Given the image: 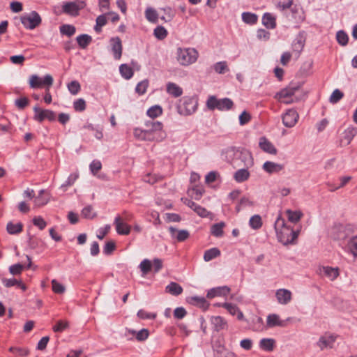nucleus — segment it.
<instances>
[{
    "label": "nucleus",
    "instance_id": "obj_1",
    "mask_svg": "<svg viewBox=\"0 0 357 357\" xmlns=\"http://www.w3.org/2000/svg\"><path fill=\"white\" fill-rule=\"evenodd\" d=\"M354 233V227L350 224L337 223L328 230V236L333 241L339 242L340 245L344 244Z\"/></svg>",
    "mask_w": 357,
    "mask_h": 357
},
{
    "label": "nucleus",
    "instance_id": "obj_2",
    "mask_svg": "<svg viewBox=\"0 0 357 357\" xmlns=\"http://www.w3.org/2000/svg\"><path fill=\"white\" fill-rule=\"evenodd\" d=\"M275 229L279 241L284 245L293 243L298 236V231L286 226L285 220L280 217L275 222Z\"/></svg>",
    "mask_w": 357,
    "mask_h": 357
},
{
    "label": "nucleus",
    "instance_id": "obj_3",
    "mask_svg": "<svg viewBox=\"0 0 357 357\" xmlns=\"http://www.w3.org/2000/svg\"><path fill=\"white\" fill-rule=\"evenodd\" d=\"M146 132L151 138V141L160 142L163 140L167 135L163 130V125L160 121H147L145 123Z\"/></svg>",
    "mask_w": 357,
    "mask_h": 357
},
{
    "label": "nucleus",
    "instance_id": "obj_4",
    "mask_svg": "<svg viewBox=\"0 0 357 357\" xmlns=\"http://www.w3.org/2000/svg\"><path fill=\"white\" fill-rule=\"evenodd\" d=\"M198 107V100L195 97L184 96L179 100L177 111L181 115L189 116L195 113Z\"/></svg>",
    "mask_w": 357,
    "mask_h": 357
},
{
    "label": "nucleus",
    "instance_id": "obj_5",
    "mask_svg": "<svg viewBox=\"0 0 357 357\" xmlns=\"http://www.w3.org/2000/svg\"><path fill=\"white\" fill-rule=\"evenodd\" d=\"M198 52L194 48H178L176 60L182 66H189L195 63L198 58Z\"/></svg>",
    "mask_w": 357,
    "mask_h": 357
},
{
    "label": "nucleus",
    "instance_id": "obj_6",
    "mask_svg": "<svg viewBox=\"0 0 357 357\" xmlns=\"http://www.w3.org/2000/svg\"><path fill=\"white\" fill-rule=\"evenodd\" d=\"M233 106V101L228 98L218 99L215 96H210L206 101L207 108L212 111L215 109L220 111L229 110Z\"/></svg>",
    "mask_w": 357,
    "mask_h": 357
},
{
    "label": "nucleus",
    "instance_id": "obj_7",
    "mask_svg": "<svg viewBox=\"0 0 357 357\" xmlns=\"http://www.w3.org/2000/svg\"><path fill=\"white\" fill-rule=\"evenodd\" d=\"M301 86V85L298 83L290 84L287 87L277 93L275 98L285 104L292 103L294 101L292 97L300 89Z\"/></svg>",
    "mask_w": 357,
    "mask_h": 357
},
{
    "label": "nucleus",
    "instance_id": "obj_8",
    "mask_svg": "<svg viewBox=\"0 0 357 357\" xmlns=\"http://www.w3.org/2000/svg\"><path fill=\"white\" fill-rule=\"evenodd\" d=\"M22 24L28 29H33L41 23V17L36 11L23 15L20 18Z\"/></svg>",
    "mask_w": 357,
    "mask_h": 357
},
{
    "label": "nucleus",
    "instance_id": "obj_9",
    "mask_svg": "<svg viewBox=\"0 0 357 357\" xmlns=\"http://www.w3.org/2000/svg\"><path fill=\"white\" fill-rule=\"evenodd\" d=\"M29 86L32 89H38L43 86V85L46 86L50 88L53 84V78L50 75H46L44 78L42 79L36 75H32L29 77Z\"/></svg>",
    "mask_w": 357,
    "mask_h": 357
},
{
    "label": "nucleus",
    "instance_id": "obj_10",
    "mask_svg": "<svg viewBox=\"0 0 357 357\" xmlns=\"http://www.w3.org/2000/svg\"><path fill=\"white\" fill-rule=\"evenodd\" d=\"M85 6L84 1H79L75 2H66L62 6V10L64 13L71 15L77 16L79 10Z\"/></svg>",
    "mask_w": 357,
    "mask_h": 357
},
{
    "label": "nucleus",
    "instance_id": "obj_11",
    "mask_svg": "<svg viewBox=\"0 0 357 357\" xmlns=\"http://www.w3.org/2000/svg\"><path fill=\"white\" fill-rule=\"evenodd\" d=\"M33 111L35 112L33 119L38 122H42L45 119H48L50 121H54L56 119V114L52 110L42 109L39 107L35 106Z\"/></svg>",
    "mask_w": 357,
    "mask_h": 357
},
{
    "label": "nucleus",
    "instance_id": "obj_12",
    "mask_svg": "<svg viewBox=\"0 0 357 357\" xmlns=\"http://www.w3.org/2000/svg\"><path fill=\"white\" fill-rule=\"evenodd\" d=\"M337 337L331 334L321 335L317 342V347L321 351L333 348Z\"/></svg>",
    "mask_w": 357,
    "mask_h": 357
},
{
    "label": "nucleus",
    "instance_id": "obj_13",
    "mask_svg": "<svg viewBox=\"0 0 357 357\" xmlns=\"http://www.w3.org/2000/svg\"><path fill=\"white\" fill-rule=\"evenodd\" d=\"M299 118L298 112L293 109H288L282 116V123L287 128H292L297 123Z\"/></svg>",
    "mask_w": 357,
    "mask_h": 357
},
{
    "label": "nucleus",
    "instance_id": "obj_14",
    "mask_svg": "<svg viewBox=\"0 0 357 357\" xmlns=\"http://www.w3.org/2000/svg\"><path fill=\"white\" fill-rule=\"evenodd\" d=\"M291 319V317L287 318L286 320H281L279 315L276 314H271L267 317L266 325L268 328L275 326L286 327L287 321Z\"/></svg>",
    "mask_w": 357,
    "mask_h": 357
},
{
    "label": "nucleus",
    "instance_id": "obj_15",
    "mask_svg": "<svg viewBox=\"0 0 357 357\" xmlns=\"http://www.w3.org/2000/svg\"><path fill=\"white\" fill-rule=\"evenodd\" d=\"M114 224L116 227V232L120 235H128L130 232L131 227L123 221L121 215H117Z\"/></svg>",
    "mask_w": 357,
    "mask_h": 357
},
{
    "label": "nucleus",
    "instance_id": "obj_16",
    "mask_svg": "<svg viewBox=\"0 0 357 357\" xmlns=\"http://www.w3.org/2000/svg\"><path fill=\"white\" fill-rule=\"evenodd\" d=\"M110 44L112 46V52L116 60H119L122 55V43L119 37L112 38L110 39Z\"/></svg>",
    "mask_w": 357,
    "mask_h": 357
},
{
    "label": "nucleus",
    "instance_id": "obj_17",
    "mask_svg": "<svg viewBox=\"0 0 357 357\" xmlns=\"http://www.w3.org/2000/svg\"><path fill=\"white\" fill-rule=\"evenodd\" d=\"M240 160L246 168H249L253 164L252 155L247 150H239L238 156L236 158V163L235 165L240 166L238 163H237L238 160Z\"/></svg>",
    "mask_w": 357,
    "mask_h": 357
},
{
    "label": "nucleus",
    "instance_id": "obj_18",
    "mask_svg": "<svg viewBox=\"0 0 357 357\" xmlns=\"http://www.w3.org/2000/svg\"><path fill=\"white\" fill-rule=\"evenodd\" d=\"M276 298L279 303L287 305L292 298L291 292L286 289H280L275 293Z\"/></svg>",
    "mask_w": 357,
    "mask_h": 357
},
{
    "label": "nucleus",
    "instance_id": "obj_19",
    "mask_svg": "<svg viewBox=\"0 0 357 357\" xmlns=\"http://www.w3.org/2000/svg\"><path fill=\"white\" fill-rule=\"evenodd\" d=\"M238 151V149H236L234 147H228L222 150L221 155L226 161L236 164Z\"/></svg>",
    "mask_w": 357,
    "mask_h": 357
},
{
    "label": "nucleus",
    "instance_id": "obj_20",
    "mask_svg": "<svg viewBox=\"0 0 357 357\" xmlns=\"http://www.w3.org/2000/svg\"><path fill=\"white\" fill-rule=\"evenodd\" d=\"M230 292V288L227 286L218 287L209 289L206 297L213 298L216 296H225Z\"/></svg>",
    "mask_w": 357,
    "mask_h": 357
},
{
    "label": "nucleus",
    "instance_id": "obj_21",
    "mask_svg": "<svg viewBox=\"0 0 357 357\" xmlns=\"http://www.w3.org/2000/svg\"><path fill=\"white\" fill-rule=\"evenodd\" d=\"M319 274L328 278L331 280H334L339 275V270L337 268L322 266L319 268Z\"/></svg>",
    "mask_w": 357,
    "mask_h": 357
},
{
    "label": "nucleus",
    "instance_id": "obj_22",
    "mask_svg": "<svg viewBox=\"0 0 357 357\" xmlns=\"http://www.w3.org/2000/svg\"><path fill=\"white\" fill-rule=\"evenodd\" d=\"M275 7L283 11L291 8L293 13H297L298 8L296 6L292 7L294 0H273Z\"/></svg>",
    "mask_w": 357,
    "mask_h": 357
},
{
    "label": "nucleus",
    "instance_id": "obj_23",
    "mask_svg": "<svg viewBox=\"0 0 357 357\" xmlns=\"http://www.w3.org/2000/svg\"><path fill=\"white\" fill-rule=\"evenodd\" d=\"M259 146L261 149L268 153L273 155H275L277 153L276 148L264 137H262L259 139Z\"/></svg>",
    "mask_w": 357,
    "mask_h": 357
},
{
    "label": "nucleus",
    "instance_id": "obj_24",
    "mask_svg": "<svg viewBox=\"0 0 357 357\" xmlns=\"http://www.w3.org/2000/svg\"><path fill=\"white\" fill-rule=\"evenodd\" d=\"M222 307L225 308L231 315H236L238 320L243 319V314L236 305L229 303H223Z\"/></svg>",
    "mask_w": 357,
    "mask_h": 357
},
{
    "label": "nucleus",
    "instance_id": "obj_25",
    "mask_svg": "<svg viewBox=\"0 0 357 357\" xmlns=\"http://www.w3.org/2000/svg\"><path fill=\"white\" fill-rule=\"evenodd\" d=\"M211 322L216 331H220L227 328V321L220 316H215L211 318Z\"/></svg>",
    "mask_w": 357,
    "mask_h": 357
},
{
    "label": "nucleus",
    "instance_id": "obj_26",
    "mask_svg": "<svg viewBox=\"0 0 357 357\" xmlns=\"http://www.w3.org/2000/svg\"><path fill=\"white\" fill-rule=\"evenodd\" d=\"M283 169V165L275 163L271 161H266L263 165V169L269 174L278 173Z\"/></svg>",
    "mask_w": 357,
    "mask_h": 357
},
{
    "label": "nucleus",
    "instance_id": "obj_27",
    "mask_svg": "<svg viewBox=\"0 0 357 357\" xmlns=\"http://www.w3.org/2000/svg\"><path fill=\"white\" fill-rule=\"evenodd\" d=\"M189 303L197 305L204 310H207L209 304L204 297L192 296L188 299Z\"/></svg>",
    "mask_w": 357,
    "mask_h": 357
},
{
    "label": "nucleus",
    "instance_id": "obj_28",
    "mask_svg": "<svg viewBox=\"0 0 357 357\" xmlns=\"http://www.w3.org/2000/svg\"><path fill=\"white\" fill-rule=\"evenodd\" d=\"M167 92L175 98L181 96L183 93V89L173 82L167 84Z\"/></svg>",
    "mask_w": 357,
    "mask_h": 357
},
{
    "label": "nucleus",
    "instance_id": "obj_29",
    "mask_svg": "<svg viewBox=\"0 0 357 357\" xmlns=\"http://www.w3.org/2000/svg\"><path fill=\"white\" fill-rule=\"evenodd\" d=\"M79 176V172H73L69 175L67 180L60 186L63 192H66L68 187L72 186Z\"/></svg>",
    "mask_w": 357,
    "mask_h": 357
},
{
    "label": "nucleus",
    "instance_id": "obj_30",
    "mask_svg": "<svg viewBox=\"0 0 357 357\" xmlns=\"http://www.w3.org/2000/svg\"><path fill=\"white\" fill-rule=\"evenodd\" d=\"M248 168H242L236 171L234 175V178L238 183H242L247 181L250 177Z\"/></svg>",
    "mask_w": 357,
    "mask_h": 357
},
{
    "label": "nucleus",
    "instance_id": "obj_31",
    "mask_svg": "<svg viewBox=\"0 0 357 357\" xmlns=\"http://www.w3.org/2000/svg\"><path fill=\"white\" fill-rule=\"evenodd\" d=\"M262 23L268 29H274L276 26L275 17L268 13L263 15Z\"/></svg>",
    "mask_w": 357,
    "mask_h": 357
},
{
    "label": "nucleus",
    "instance_id": "obj_32",
    "mask_svg": "<svg viewBox=\"0 0 357 357\" xmlns=\"http://www.w3.org/2000/svg\"><path fill=\"white\" fill-rule=\"evenodd\" d=\"M275 340L271 338H264L259 342V347L266 351H272L275 347Z\"/></svg>",
    "mask_w": 357,
    "mask_h": 357
},
{
    "label": "nucleus",
    "instance_id": "obj_33",
    "mask_svg": "<svg viewBox=\"0 0 357 357\" xmlns=\"http://www.w3.org/2000/svg\"><path fill=\"white\" fill-rule=\"evenodd\" d=\"M166 291L173 296H178L182 294V287L176 282H172L166 287Z\"/></svg>",
    "mask_w": 357,
    "mask_h": 357
},
{
    "label": "nucleus",
    "instance_id": "obj_34",
    "mask_svg": "<svg viewBox=\"0 0 357 357\" xmlns=\"http://www.w3.org/2000/svg\"><path fill=\"white\" fill-rule=\"evenodd\" d=\"M45 192L44 190H41L39 192L38 195L35 198L34 203L37 207H40L45 205L49 201L48 195H45Z\"/></svg>",
    "mask_w": 357,
    "mask_h": 357
},
{
    "label": "nucleus",
    "instance_id": "obj_35",
    "mask_svg": "<svg viewBox=\"0 0 357 357\" xmlns=\"http://www.w3.org/2000/svg\"><path fill=\"white\" fill-rule=\"evenodd\" d=\"M22 229L23 225L21 222L14 224L12 222H9L6 226L8 233L13 235L20 234Z\"/></svg>",
    "mask_w": 357,
    "mask_h": 357
},
{
    "label": "nucleus",
    "instance_id": "obj_36",
    "mask_svg": "<svg viewBox=\"0 0 357 357\" xmlns=\"http://www.w3.org/2000/svg\"><path fill=\"white\" fill-rule=\"evenodd\" d=\"M220 250L217 248H213L205 251L204 259L205 261H209L220 255Z\"/></svg>",
    "mask_w": 357,
    "mask_h": 357
},
{
    "label": "nucleus",
    "instance_id": "obj_37",
    "mask_svg": "<svg viewBox=\"0 0 357 357\" xmlns=\"http://www.w3.org/2000/svg\"><path fill=\"white\" fill-rule=\"evenodd\" d=\"M119 71L121 76L126 79H129L133 76V70L127 64H121L119 66Z\"/></svg>",
    "mask_w": 357,
    "mask_h": 357
},
{
    "label": "nucleus",
    "instance_id": "obj_38",
    "mask_svg": "<svg viewBox=\"0 0 357 357\" xmlns=\"http://www.w3.org/2000/svg\"><path fill=\"white\" fill-rule=\"evenodd\" d=\"M91 40V37L87 34H82L77 37V42L82 49L86 48Z\"/></svg>",
    "mask_w": 357,
    "mask_h": 357
},
{
    "label": "nucleus",
    "instance_id": "obj_39",
    "mask_svg": "<svg viewBox=\"0 0 357 357\" xmlns=\"http://www.w3.org/2000/svg\"><path fill=\"white\" fill-rule=\"evenodd\" d=\"M257 15L252 13L245 12L242 14V20L246 24H255L257 22Z\"/></svg>",
    "mask_w": 357,
    "mask_h": 357
},
{
    "label": "nucleus",
    "instance_id": "obj_40",
    "mask_svg": "<svg viewBox=\"0 0 357 357\" xmlns=\"http://www.w3.org/2000/svg\"><path fill=\"white\" fill-rule=\"evenodd\" d=\"M134 136L135 138L141 140L151 141V138L148 135L145 129L135 128L134 130Z\"/></svg>",
    "mask_w": 357,
    "mask_h": 357
},
{
    "label": "nucleus",
    "instance_id": "obj_41",
    "mask_svg": "<svg viewBox=\"0 0 357 357\" xmlns=\"http://www.w3.org/2000/svg\"><path fill=\"white\" fill-rule=\"evenodd\" d=\"M146 114L149 117L155 119L162 114V109L160 106L154 105L147 110Z\"/></svg>",
    "mask_w": 357,
    "mask_h": 357
},
{
    "label": "nucleus",
    "instance_id": "obj_42",
    "mask_svg": "<svg viewBox=\"0 0 357 357\" xmlns=\"http://www.w3.org/2000/svg\"><path fill=\"white\" fill-rule=\"evenodd\" d=\"M287 214L288 220L294 223L298 222L303 216V213L298 211H293L291 210H287Z\"/></svg>",
    "mask_w": 357,
    "mask_h": 357
},
{
    "label": "nucleus",
    "instance_id": "obj_43",
    "mask_svg": "<svg viewBox=\"0 0 357 357\" xmlns=\"http://www.w3.org/2000/svg\"><path fill=\"white\" fill-rule=\"evenodd\" d=\"M225 227L224 222H219L214 224L211 227V234L214 236L221 237L223 235V227Z\"/></svg>",
    "mask_w": 357,
    "mask_h": 357
},
{
    "label": "nucleus",
    "instance_id": "obj_44",
    "mask_svg": "<svg viewBox=\"0 0 357 357\" xmlns=\"http://www.w3.org/2000/svg\"><path fill=\"white\" fill-rule=\"evenodd\" d=\"M347 247L354 257L357 259V236H352L347 243Z\"/></svg>",
    "mask_w": 357,
    "mask_h": 357
},
{
    "label": "nucleus",
    "instance_id": "obj_45",
    "mask_svg": "<svg viewBox=\"0 0 357 357\" xmlns=\"http://www.w3.org/2000/svg\"><path fill=\"white\" fill-rule=\"evenodd\" d=\"M250 226L254 229H258L262 226V221L260 215H255L252 216L249 221Z\"/></svg>",
    "mask_w": 357,
    "mask_h": 357
},
{
    "label": "nucleus",
    "instance_id": "obj_46",
    "mask_svg": "<svg viewBox=\"0 0 357 357\" xmlns=\"http://www.w3.org/2000/svg\"><path fill=\"white\" fill-rule=\"evenodd\" d=\"M356 134L357 128L353 126L349 127L347 130H345L344 137V139L347 140L348 144L351 142V140L356 135Z\"/></svg>",
    "mask_w": 357,
    "mask_h": 357
},
{
    "label": "nucleus",
    "instance_id": "obj_47",
    "mask_svg": "<svg viewBox=\"0 0 357 357\" xmlns=\"http://www.w3.org/2000/svg\"><path fill=\"white\" fill-rule=\"evenodd\" d=\"M145 15H146V19L149 22H153V23L157 22V20L158 18V15L156 10H154L153 8H147L145 11Z\"/></svg>",
    "mask_w": 357,
    "mask_h": 357
},
{
    "label": "nucleus",
    "instance_id": "obj_48",
    "mask_svg": "<svg viewBox=\"0 0 357 357\" xmlns=\"http://www.w3.org/2000/svg\"><path fill=\"white\" fill-rule=\"evenodd\" d=\"M336 39L340 45L345 46L348 43L349 37L344 31H339L336 33Z\"/></svg>",
    "mask_w": 357,
    "mask_h": 357
},
{
    "label": "nucleus",
    "instance_id": "obj_49",
    "mask_svg": "<svg viewBox=\"0 0 357 357\" xmlns=\"http://www.w3.org/2000/svg\"><path fill=\"white\" fill-rule=\"evenodd\" d=\"M69 326L67 321L59 320L56 324L53 326L52 329L55 333H61Z\"/></svg>",
    "mask_w": 357,
    "mask_h": 357
},
{
    "label": "nucleus",
    "instance_id": "obj_50",
    "mask_svg": "<svg viewBox=\"0 0 357 357\" xmlns=\"http://www.w3.org/2000/svg\"><path fill=\"white\" fill-rule=\"evenodd\" d=\"M139 268L143 275H146L152 268V263L150 260L145 259L139 264Z\"/></svg>",
    "mask_w": 357,
    "mask_h": 357
},
{
    "label": "nucleus",
    "instance_id": "obj_51",
    "mask_svg": "<svg viewBox=\"0 0 357 357\" xmlns=\"http://www.w3.org/2000/svg\"><path fill=\"white\" fill-rule=\"evenodd\" d=\"M9 351L18 356H26L29 354V349L22 347H11L9 348Z\"/></svg>",
    "mask_w": 357,
    "mask_h": 357
},
{
    "label": "nucleus",
    "instance_id": "obj_52",
    "mask_svg": "<svg viewBox=\"0 0 357 357\" xmlns=\"http://www.w3.org/2000/svg\"><path fill=\"white\" fill-rule=\"evenodd\" d=\"M155 37L159 40H163L167 36V31L162 26H158L154 29Z\"/></svg>",
    "mask_w": 357,
    "mask_h": 357
},
{
    "label": "nucleus",
    "instance_id": "obj_53",
    "mask_svg": "<svg viewBox=\"0 0 357 357\" xmlns=\"http://www.w3.org/2000/svg\"><path fill=\"white\" fill-rule=\"evenodd\" d=\"M75 28L73 25L64 24L60 27V31L62 34L68 36H72L75 33Z\"/></svg>",
    "mask_w": 357,
    "mask_h": 357
},
{
    "label": "nucleus",
    "instance_id": "obj_54",
    "mask_svg": "<svg viewBox=\"0 0 357 357\" xmlns=\"http://www.w3.org/2000/svg\"><path fill=\"white\" fill-rule=\"evenodd\" d=\"M82 215L85 218L93 219L96 216V213L91 206H86L82 209Z\"/></svg>",
    "mask_w": 357,
    "mask_h": 357
},
{
    "label": "nucleus",
    "instance_id": "obj_55",
    "mask_svg": "<svg viewBox=\"0 0 357 357\" xmlns=\"http://www.w3.org/2000/svg\"><path fill=\"white\" fill-rule=\"evenodd\" d=\"M344 96V93L339 89H335L332 93L329 100L331 103L335 104L339 102Z\"/></svg>",
    "mask_w": 357,
    "mask_h": 357
},
{
    "label": "nucleus",
    "instance_id": "obj_56",
    "mask_svg": "<svg viewBox=\"0 0 357 357\" xmlns=\"http://www.w3.org/2000/svg\"><path fill=\"white\" fill-rule=\"evenodd\" d=\"M253 205L254 202L251 201L248 197H243L240 199L238 204L236 206V211L238 212L241 208L246 206H252Z\"/></svg>",
    "mask_w": 357,
    "mask_h": 357
},
{
    "label": "nucleus",
    "instance_id": "obj_57",
    "mask_svg": "<svg viewBox=\"0 0 357 357\" xmlns=\"http://www.w3.org/2000/svg\"><path fill=\"white\" fill-rule=\"evenodd\" d=\"M29 100L28 98L26 97H21L18 99H16L15 101V106L19 109H24L26 106L29 105Z\"/></svg>",
    "mask_w": 357,
    "mask_h": 357
},
{
    "label": "nucleus",
    "instance_id": "obj_58",
    "mask_svg": "<svg viewBox=\"0 0 357 357\" xmlns=\"http://www.w3.org/2000/svg\"><path fill=\"white\" fill-rule=\"evenodd\" d=\"M148 86L149 81L147 79L142 80L137 84L135 91L139 95H142L146 93Z\"/></svg>",
    "mask_w": 357,
    "mask_h": 357
},
{
    "label": "nucleus",
    "instance_id": "obj_59",
    "mask_svg": "<svg viewBox=\"0 0 357 357\" xmlns=\"http://www.w3.org/2000/svg\"><path fill=\"white\" fill-rule=\"evenodd\" d=\"M52 291L56 294H61L64 293L66 290L65 287L62 284L57 282L56 280H52Z\"/></svg>",
    "mask_w": 357,
    "mask_h": 357
},
{
    "label": "nucleus",
    "instance_id": "obj_60",
    "mask_svg": "<svg viewBox=\"0 0 357 357\" xmlns=\"http://www.w3.org/2000/svg\"><path fill=\"white\" fill-rule=\"evenodd\" d=\"M73 108L76 112H83L86 109V102L83 98H79L74 101Z\"/></svg>",
    "mask_w": 357,
    "mask_h": 357
},
{
    "label": "nucleus",
    "instance_id": "obj_61",
    "mask_svg": "<svg viewBox=\"0 0 357 357\" xmlns=\"http://www.w3.org/2000/svg\"><path fill=\"white\" fill-rule=\"evenodd\" d=\"M214 70L216 73L224 74L225 71L229 70L225 61L218 62L214 65Z\"/></svg>",
    "mask_w": 357,
    "mask_h": 357
},
{
    "label": "nucleus",
    "instance_id": "obj_62",
    "mask_svg": "<svg viewBox=\"0 0 357 357\" xmlns=\"http://www.w3.org/2000/svg\"><path fill=\"white\" fill-rule=\"evenodd\" d=\"M80 84L77 81H72L68 84V89L73 95H76L80 91Z\"/></svg>",
    "mask_w": 357,
    "mask_h": 357
},
{
    "label": "nucleus",
    "instance_id": "obj_63",
    "mask_svg": "<svg viewBox=\"0 0 357 357\" xmlns=\"http://www.w3.org/2000/svg\"><path fill=\"white\" fill-rule=\"evenodd\" d=\"M137 316L142 319H154L156 314L154 313L147 312L144 310H139L137 312Z\"/></svg>",
    "mask_w": 357,
    "mask_h": 357
},
{
    "label": "nucleus",
    "instance_id": "obj_64",
    "mask_svg": "<svg viewBox=\"0 0 357 357\" xmlns=\"http://www.w3.org/2000/svg\"><path fill=\"white\" fill-rule=\"evenodd\" d=\"M116 248V245L114 241H107L103 248V252L105 255H111Z\"/></svg>",
    "mask_w": 357,
    "mask_h": 357
}]
</instances>
